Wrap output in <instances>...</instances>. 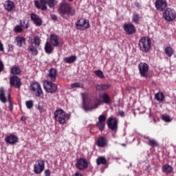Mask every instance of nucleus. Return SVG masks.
I'll use <instances>...</instances> for the list:
<instances>
[{"label": "nucleus", "mask_w": 176, "mask_h": 176, "mask_svg": "<svg viewBox=\"0 0 176 176\" xmlns=\"http://www.w3.org/2000/svg\"><path fill=\"white\" fill-rule=\"evenodd\" d=\"M162 120L165 122H170L172 121V119H170V116L167 114L162 115Z\"/></svg>", "instance_id": "39"}, {"label": "nucleus", "mask_w": 176, "mask_h": 176, "mask_svg": "<svg viewBox=\"0 0 176 176\" xmlns=\"http://www.w3.org/2000/svg\"><path fill=\"white\" fill-rule=\"evenodd\" d=\"M143 138H144V139L148 140V141L149 139H150V138L148 137V136H144Z\"/></svg>", "instance_id": "55"}, {"label": "nucleus", "mask_w": 176, "mask_h": 176, "mask_svg": "<svg viewBox=\"0 0 176 176\" xmlns=\"http://www.w3.org/2000/svg\"><path fill=\"white\" fill-rule=\"evenodd\" d=\"M138 70L141 77L147 78H148V72L149 70V65L146 63H140L138 65Z\"/></svg>", "instance_id": "9"}, {"label": "nucleus", "mask_w": 176, "mask_h": 176, "mask_svg": "<svg viewBox=\"0 0 176 176\" xmlns=\"http://www.w3.org/2000/svg\"><path fill=\"white\" fill-rule=\"evenodd\" d=\"M27 108L30 109L34 107V102L32 100L26 101L25 102Z\"/></svg>", "instance_id": "41"}, {"label": "nucleus", "mask_w": 176, "mask_h": 176, "mask_svg": "<svg viewBox=\"0 0 176 176\" xmlns=\"http://www.w3.org/2000/svg\"><path fill=\"white\" fill-rule=\"evenodd\" d=\"M155 7L157 10L163 12L168 7V2L166 0H155Z\"/></svg>", "instance_id": "13"}, {"label": "nucleus", "mask_w": 176, "mask_h": 176, "mask_svg": "<svg viewBox=\"0 0 176 176\" xmlns=\"http://www.w3.org/2000/svg\"><path fill=\"white\" fill-rule=\"evenodd\" d=\"M3 69H4V65H3V63L1 61H0V73L1 72H3Z\"/></svg>", "instance_id": "47"}, {"label": "nucleus", "mask_w": 176, "mask_h": 176, "mask_svg": "<svg viewBox=\"0 0 176 176\" xmlns=\"http://www.w3.org/2000/svg\"><path fill=\"white\" fill-rule=\"evenodd\" d=\"M5 140L8 144L14 145L19 142V138L17 136L10 134L6 138Z\"/></svg>", "instance_id": "21"}, {"label": "nucleus", "mask_w": 176, "mask_h": 176, "mask_svg": "<svg viewBox=\"0 0 176 176\" xmlns=\"http://www.w3.org/2000/svg\"><path fill=\"white\" fill-rule=\"evenodd\" d=\"M44 89L47 93L55 94L57 91L58 86L53 83V81H47V85H44Z\"/></svg>", "instance_id": "14"}, {"label": "nucleus", "mask_w": 176, "mask_h": 176, "mask_svg": "<svg viewBox=\"0 0 176 176\" xmlns=\"http://www.w3.org/2000/svg\"><path fill=\"white\" fill-rule=\"evenodd\" d=\"M82 101H84V105L82 108L86 111H91L92 109L98 108L99 105H100V100L97 97H92L89 99L88 104L85 103V98L82 97Z\"/></svg>", "instance_id": "3"}, {"label": "nucleus", "mask_w": 176, "mask_h": 176, "mask_svg": "<svg viewBox=\"0 0 176 176\" xmlns=\"http://www.w3.org/2000/svg\"><path fill=\"white\" fill-rule=\"evenodd\" d=\"M101 85H102V90H103V91L107 90V89H109L111 87V85H110V84H109V83H107V84H101Z\"/></svg>", "instance_id": "43"}, {"label": "nucleus", "mask_w": 176, "mask_h": 176, "mask_svg": "<svg viewBox=\"0 0 176 176\" xmlns=\"http://www.w3.org/2000/svg\"><path fill=\"white\" fill-rule=\"evenodd\" d=\"M25 38L24 37L17 36L16 38V42L17 43V45L19 47H23V45H25Z\"/></svg>", "instance_id": "29"}, {"label": "nucleus", "mask_w": 176, "mask_h": 176, "mask_svg": "<svg viewBox=\"0 0 176 176\" xmlns=\"http://www.w3.org/2000/svg\"><path fill=\"white\" fill-rule=\"evenodd\" d=\"M57 78V70L56 69L52 68L48 71V74H47V79L48 81L55 82Z\"/></svg>", "instance_id": "18"}, {"label": "nucleus", "mask_w": 176, "mask_h": 176, "mask_svg": "<svg viewBox=\"0 0 176 176\" xmlns=\"http://www.w3.org/2000/svg\"><path fill=\"white\" fill-rule=\"evenodd\" d=\"M132 21L135 24H136V25L139 24V21H140L139 14H133V16L132 17Z\"/></svg>", "instance_id": "37"}, {"label": "nucleus", "mask_w": 176, "mask_h": 176, "mask_svg": "<svg viewBox=\"0 0 176 176\" xmlns=\"http://www.w3.org/2000/svg\"><path fill=\"white\" fill-rule=\"evenodd\" d=\"M118 115L121 117H124L125 116V113L124 111H118Z\"/></svg>", "instance_id": "48"}, {"label": "nucleus", "mask_w": 176, "mask_h": 176, "mask_svg": "<svg viewBox=\"0 0 176 176\" xmlns=\"http://www.w3.org/2000/svg\"><path fill=\"white\" fill-rule=\"evenodd\" d=\"M70 87H72V88H76V87L84 88L85 85L83 84L76 82V83L72 84Z\"/></svg>", "instance_id": "40"}, {"label": "nucleus", "mask_w": 176, "mask_h": 176, "mask_svg": "<svg viewBox=\"0 0 176 176\" xmlns=\"http://www.w3.org/2000/svg\"><path fill=\"white\" fill-rule=\"evenodd\" d=\"M73 176H84L82 173L79 170L76 171V173Z\"/></svg>", "instance_id": "46"}, {"label": "nucleus", "mask_w": 176, "mask_h": 176, "mask_svg": "<svg viewBox=\"0 0 176 176\" xmlns=\"http://www.w3.org/2000/svg\"><path fill=\"white\" fill-rule=\"evenodd\" d=\"M25 28L28 29V25H26Z\"/></svg>", "instance_id": "58"}, {"label": "nucleus", "mask_w": 176, "mask_h": 176, "mask_svg": "<svg viewBox=\"0 0 176 176\" xmlns=\"http://www.w3.org/2000/svg\"><path fill=\"white\" fill-rule=\"evenodd\" d=\"M45 162L43 160L36 161V164L33 166V171L36 174H41L45 169Z\"/></svg>", "instance_id": "10"}, {"label": "nucleus", "mask_w": 176, "mask_h": 176, "mask_svg": "<svg viewBox=\"0 0 176 176\" xmlns=\"http://www.w3.org/2000/svg\"><path fill=\"white\" fill-rule=\"evenodd\" d=\"M88 167L89 162L85 158L81 157L76 160V168H77V169L83 171L87 169Z\"/></svg>", "instance_id": "8"}, {"label": "nucleus", "mask_w": 176, "mask_h": 176, "mask_svg": "<svg viewBox=\"0 0 176 176\" xmlns=\"http://www.w3.org/2000/svg\"><path fill=\"white\" fill-rule=\"evenodd\" d=\"M30 20H32V21L34 23V25H36V26L40 27L42 25V19L34 13L30 14Z\"/></svg>", "instance_id": "20"}, {"label": "nucleus", "mask_w": 176, "mask_h": 176, "mask_svg": "<svg viewBox=\"0 0 176 176\" xmlns=\"http://www.w3.org/2000/svg\"><path fill=\"white\" fill-rule=\"evenodd\" d=\"M54 117L59 124H64L70 119L71 116L69 113H66L63 109H59L55 111L54 113Z\"/></svg>", "instance_id": "2"}, {"label": "nucleus", "mask_w": 176, "mask_h": 176, "mask_svg": "<svg viewBox=\"0 0 176 176\" xmlns=\"http://www.w3.org/2000/svg\"><path fill=\"white\" fill-rule=\"evenodd\" d=\"M5 89L3 87H1L0 88V100L3 102V103H6L7 102V98L5 96Z\"/></svg>", "instance_id": "30"}, {"label": "nucleus", "mask_w": 176, "mask_h": 176, "mask_svg": "<svg viewBox=\"0 0 176 176\" xmlns=\"http://www.w3.org/2000/svg\"><path fill=\"white\" fill-rule=\"evenodd\" d=\"M96 90L99 91H103V88H102V84L96 85Z\"/></svg>", "instance_id": "44"}, {"label": "nucleus", "mask_w": 176, "mask_h": 176, "mask_svg": "<svg viewBox=\"0 0 176 176\" xmlns=\"http://www.w3.org/2000/svg\"><path fill=\"white\" fill-rule=\"evenodd\" d=\"M76 60V56H72L70 57H66L63 59V61H65V63H67V64L74 63Z\"/></svg>", "instance_id": "33"}, {"label": "nucleus", "mask_w": 176, "mask_h": 176, "mask_svg": "<svg viewBox=\"0 0 176 176\" xmlns=\"http://www.w3.org/2000/svg\"><path fill=\"white\" fill-rule=\"evenodd\" d=\"M162 171L168 175L173 172V168L168 164H164L162 166Z\"/></svg>", "instance_id": "25"}, {"label": "nucleus", "mask_w": 176, "mask_h": 176, "mask_svg": "<svg viewBox=\"0 0 176 176\" xmlns=\"http://www.w3.org/2000/svg\"><path fill=\"white\" fill-rule=\"evenodd\" d=\"M74 0H69V2H72Z\"/></svg>", "instance_id": "57"}, {"label": "nucleus", "mask_w": 176, "mask_h": 176, "mask_svg": "<svg viewBox=\"0 0 176 176\" xmlns=\"http://www.w3.org/2000/svg\"><path fill=\"white\" fill-rule=\"evenodd\" d=\"M134 5H135V6L137 7V8H140V4L139 2H135V3H134Z\"/></svg>", "instance_id": "52"}, {"label": "nucleus", "mask_w": 176, "mask_h": 176, "mask_svg": "<svg viewBox=\"0 0 176 176\" xmlns=\"http://www.w3.org/2000/svg\"><path fill=\"white\" fill-rule=\"evenodd\" d=\"M123 30L125 34L129 36L135 34L137 32L135 26L131 23L124 24Z\"/></svg>", "instance_id": "11"}, {"label": "nucleus", "mask_w": 176, "mask_h": 176, "mask_svg": "<svg viewBox=\"0 0 176 176\" xmlns=\"http://www.w3.org/2000/svg\"><path fill=\"white\" fill-rule=\"evenodd\" d=\"M14 50L13 46L12 45H9V50L12 52Z\"/></svg>", "instance_id": "53"}, {"label": "nucleus", "mask_w": 176, "mask_h": 176, "mask_svg": "<svg viewBox=\"0 0 176 176\" xmlns=\"http://www.w3.org/2000/svg\"><path fill=\"white\" fill-rule=\"evenodd\" d=\"M4 7L8 12H11L14 10V8H15V5L14 2L11 1H8L4 5Z\"/></svg>", "instance_id": "26"}, {"label": "nucleus", "mask_w": 176, "mask_h": 176, "mask_svg": "<svg viewBox=\"0 0 176 176\" xmlns=\"http://www.w3.org/2000/svg\"><path fill=\"white\" fill-rule=\"evenodd\" d=\"M10 109L11 111H12L13 109H14L12 102H10Z\"/></svg>", "instance_id": "51"}, {"label": "nucleus", "mask_w": 176, "mask_h": 176, "mask_svg": "<svg viewBox=\"0 0 176 176\" xmlns=\"http://www.w3.org/2000/svg\"><path fill=\"white\" fill-rule=\"evenodd\" d=\"M96 145L98 147L103 148L107 145V140L104 136H100L96 140Z\"/></svg>", "instance_id": "22"}, {"label": "nucleus", "mask_w": 176, "mask_h": 176, "mask_svg": "<svg viewBox=\"0 0 176 176\" xmlns=\"http://www.w3.org/2000/svg\"><path fill=\"white\" fill-rule=\"evenodd\" d=\"M30 90L33 91V94L36 95V97H41L43 94V91L41 85L38 82H34L30 85Z\"/></svg>", "instance_id": "15"}, {"label": "nucleus", "mask_w": 176, "mask_h": 176, "mask_svg": "<svg viewBox=\"0 0 176 176\" xmlns=\"http://www.w3.org/2000/svg\"><path fill=\"white\" fill-rule=\"evenodd\" d=\"M51 19H52L54 21H56L57 16L55 14H51Z\"/></svg>", "instance_id": "49"}, {"label": "nucleus", "mask_w": 176, "mask_h": 176, "mask_svg": "<svg viewBox=\"0 0 176 176\" xmlns=\"http://www.w3.org/2000/svg\"><path fill=\"white\" fill-rule=\"evenodd\" d=\"M58 12L60 14L63 19H67L66 15L74 16L76 10L67 3L63 2L59 4V8H58Z\"/></svg>", "instance_id": "1"}, {"label": "nucleus", "mask_w": 176, "mask_h": 176, "mask_svg": "<svg viewBox=\"0 0 176 176\" xmlns=\"http://www.w3.org/2000/svg\"><path fill=\"white\" fill-rule=\"evenodd\" d=\"M107 161L104 157L101 156L96 159V164L98 166L105 165L107 164Z\"/></svg>", "instance_id": "31"}, {"label": "nucleus", "mask_w": 176, "mask_h": 176, "mask_svg": "<svg viewBox=\"0 0 176 176\" xmlns=\"http://www.w3.org/2000/svg\"><path fill=\"white\" fill-rule=\"evenodd\" d=\"M107 120V117L104 115H100L98 118V122H96V126L98 127V130L100 131H103L105 129V121Z\"/></svg>", "instance_id": "16"}, {"label": "nucleus", "mask_w": 176, "mask_h": 176, "mask_svg": "<svg viewBox=\"0 0 176 176\" xmlns=\"http://www.w3.org/2000/svg\"><path fill=\"white\" fill-rule=\"evenodd\" d=\"M164 53L168 57L170 58L175 54V50L172 47L166 46L164 49Z\"/></svg>", "instance_id": "27"}, {"label": "nucleus", "mask_w": 176, "mask_h": 176, "mask_svg": "<svg viewBox=\"0 0 176 176\" xmlns=\"http://www.w3.org/2000/svg\"><path fill=\"white\" fill-rule=\"evenodd\" d=\"M95 75H96L98 77H99L101 79H103L105 78L104 73L101 70H96L95 71Z\"/></svg>", "instance_id": "38"}, {"label": "nucleus", "mask_w": 176, "mask_h": 176, "mask_svg": "<svg viewBox=\"0 0 176 176\" xmlns=\"http://www.w3.org/2000/svg\"><path fill=\"white\" fill-rule=\"evenodd\" d=\"M100 98L102 100V102L106 104H110L112 102V100L110 95L107 93H103L100 96Z\"/></svg>", "instance_id": "23"}, {"label": "nucleus", "mask_w": 176, "mask_h": 176, "mask_svg": "<svg viewBox=\"0 0 176 176\" xmlns=\"http://www.w3.org/2000/svg\"><path fill=\"white\" fill-rule=\"evenodd\" d=\"M0 51L1 52L4 51L3 45L1 41H0Z\"/></svg>", "instance_id": "50"}, {"label": "nucleus", "mask_w": 176, "mask_h": 176, "mask_svg": "<svg viewBox=\"0 0 176 176\" xmlns=\"http://www.w3.org/2000/svg\"><path fill=\"white\" fill-rule=\"evenodd\" d=\"M54 1L55 0H40L39 3L38 1H34V6H36L37 9H41V10L45 11L47 10V4L50 8H54Z\"/></svg>", "instance_id": "5"}, {"label": "nucleus", "mask_w": 176, "mask_h": 176, "mask_svg": "<svg viewBox=\"0 0 176 176\" xmlns=\"http://www.w3.org/2000/svg\"><path fill=\"white\" fill-rule=\"evenodd\" d=\"M155 99L158 102H162L165 99V96L162 92H158L155 94Z\"/></svg>", "instance_id": "32"}, {"label": "nucleus", "mask_w": 176, "mask_h": 176, "mask_svg": "<svg viewBox=\"0 0 176 176\" xmlns=\"http://www.w3.org/2000/svg\"><path fill=\"white\" fill-rule=\"evenodd\" d=\"M50 42L54 47H60L62 45L59 36L55 34L50 35Z\"/></svg>", "instance_id": "17"}, {"label": "nucleus", "mask_w": 176, "mask_h": 176, "mask_svg": "<svg viewBox=\"0 0 176 176\" xmlns=\"http://www.w3.org/2000/svg\"><path fill=\"white\" fill-rule=\"evenodd\" d=\"M53 45L51 43L47 42L45 43V45L44 46V50L47 54H51L54 51Z\"/></svg>", "instance_id": "28"}, {"label": "nucleus", "mask_w": 176, "mask_h": 176, "mask_svg": "<svg viewBox=\"0 0 176 176\" xmlns=\"http://www.w3.org/2000/svg\"><path fill=\"white\" fill-rule=\"evenodd\" d=\"M38 47L34 45H29L28 50L30 52H32V55L37 56L38 54V51L37 50Z\"/></svg>", "instance_id": "34"}, {"label": "nucleus", "mask_w": 176, "mask_h": 176, "mask_svg": "<svg viewBox=\"0 0 176 176\" xmlns=\"http://www.w3.org/2000/svg\"><path fill=\"white\" fill-rule=\"evenodd\" d=\"M26 119H25V116H23L22 118H21V120L22 121H25Z\"/></svg>", "instance_id": "56"}, {"label": "nucleus", "mask_w": 176, "mask_h": 176, "mask_svg": "<svg viewBox=\"0 0 176 176\" xmlns=\"http://www.w3.org/2000/svg\"><path fill=\"white\" fill-rule=\"evenodd\" d=\"M44 175H45V176H51V171L49 169H47L44 171Z\"/></svg>", "instance_id": "45"}, {"label": "nucleus", "mask_w": 176, "mask_h": 176, "mask_svg": "<svg viewBox=\"0 0 176 176\" xmlns=\"http://www.w3.org/2000/svg\"><path fill=\"white\" fill-rule=\"evenodd\" d=\"M151 44L152 42L150 38L143 36L139 40L138 46L140 51L147 53L151 50Z\"/></svg>", "instance_id": "4"}, {"label": "nucleus", "mask_w": 176, "mask_h": 176, "mask_svg": "<svg viewBox=\"0 0 176 176\" xmlns=\"http://www.w3.org/2000/svg\"><path fill=\"white\" fill-rule=\"evenodd\" d=\"M41 40L39 36H34L30 39V45L38 47L41 45Z\"/></svg>", "instance_id": "24"}, {"label": "nucleus", "mask_w": 176, "mask_h": 176, "mask_svg": "<svg viewBox=\"0 0 176 176\" xmlns=\"http://www.w3.org/2000/svg\"><path fill=\"white\" fill-rule=\"evenodd\" d=\"M8 101L10 103H12V100H11V95L10 94L8 95Z\"/></svg>", "instance_id": "54"}, {"label": "nucleus", "mask_w": 176, "mask_h": 176, "mask_svg": "<svg viewBox=\"0 0 176 176\" xmlns=\"http://www.w3.org/2000/svg\"><path fill=\"white\" fill-rule=\"evenodd\" d=\"M163 18L168 22L173 21L176 19V12L171 8H167L163 13Z\"/></svg>", "instance_id": "7"}, {"label": "nucleus", "mask_w": 176, "mask_h": 176, "mask_svg": "<svg viewBox=\"0 0 176 176\" xmlns=\"http://www.w3.org/2000/svg\"><path fill=\"white\" fill-rule=\"evenodd\" d=\"M11 72L14 75H19L21 74V71L18 67H14L12 68Z\"/></svg>", "instance_id": "36"}, {"label": "nucleus", "mask_w": 176, "mask_h": 176, "mask_svg": "<svg viewBox=\"0 0 176 176\" xmlns=\"http://www.w3.org/2000/svg\"><path fill=\"white\" fill-rule=\"evenodd\" d=\"M16 33H21L23 31V29L20 25H16L14 30Z\"/></svg>", "instance_id": "42"}, {"label": "nucleus", "mask_w": 176, "mask_h": 176, "mask_svg": "<svg viewBox=\"0 0 176 176\" xmlns=\"http://www.w3.org/2000/svg\"><path fill=\"white\" fill-rule=\"evenodd\" d=\"M147 144L148 146H150L153 148L159 146L158 142L155 140H153V139H148Z\"/></svg>", "instance_id": "35"}, {"label": "nucleus", "mask_w": 176, "mask_h": 176, "mask_svg": "<svg viewBox=\"0 0 176 176\" xmlns=\"http://www.w3.org/2000/svg\"><path fill=\"white\" fill-rule=\"evenodd\" d=\"M76 29L85 31L90 27V23L89 20L85 19H80V20L77 21L75 23Z\"/></svg>", "instance_id": "6"}, {"label": "nucleus", "mask_w": 176, "mask_h": 176, "mask_svg": "<svg viewBox=\"0 0 176 176\" xmlns=\"http://www.w3.org/2000/svg\"><path fill=\"white\" fill-rule=\"evenodd\" d=\"M10 85L12 87H14L15 88H20L21 86V79L16 76H14L10 78Z\"/></svg>", "instance_id": "19"}, {"label": "nucleus", "mask_w": 176, "mask_h": 176, "mask_svg": "<svg viewBox=\"0 0 176 176\" xmlns=\"http://www.w3.org/2000/svg\"><path fill=\"white\" fill-rule=\"evenodd\" d=\"M107 125L108 129L112 131H116L118 130V120L116 118H109L107 121Z\"/></svg>", "instance_id": "12"}]
</instances>
